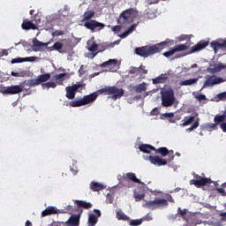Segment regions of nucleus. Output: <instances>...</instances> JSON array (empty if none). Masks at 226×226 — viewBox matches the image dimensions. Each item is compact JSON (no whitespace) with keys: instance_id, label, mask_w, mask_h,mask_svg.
Returning a JSON list of instances; mask_svg holds the SVG:
<instances>
[{"instance_id":"1","label":"nucleus","mask_w":226,"mask_h":226,"mask_svg":"<svg viewBox=\"0 0 226 226\" xmlns=\"http://www.w3.org/2000/svg\"><path fill=\"white\" fill-rule=\"evenodd\" d=\"M174 45V41L167 39L164 41L154 44L152 46L147 45L135 49V54L140 57H149V56H154V54H160L162 49H167V47H172Z\"/></svg>"},{"instance_id":"2","label":"nucleus","mask_w":226,"mask_h":226,"mask_svg":"<svg viewBox=\"0 0 226 226\" xmlns=\"http://www.w3.org/2000/svg\"><path fill=\"white\" fill-rule=\"evenodd\" d=\"M139 17V11L133 8L124 11L118 19V24L125 26L126 24H132L135 19Z\"/></svg>"},{"instance_id":"3","label":"nucleus","mask_w":226,"mask_h":226,"mask_svg":"<svg viewBox=\"0 0 226 226\" xmlns=\"http://www.w3.org/2000/svg\"><path fill=\"white\" fill-rule=\"evenodd\" d=\"M96 93L98 96L99 94H112L111 98L113 100H119V98L124 95V90L116 86L105 87L104 88L97 90Z\"/></svg>"},{"instance_id":"4","label":"nucleus","mask_w":226,"mask_h":226,"mask_svg":"<svg viewBox=\"0 0 226 226\" xmlns=\"http://www.w3.org/2000/svg\"><path fill=\"white\" fill-rule=\"evenodd\" d=\"M162 105V107H172L176 102V97L174 96V90L171 88L169 90H162L161 92Z\"/></svg>"},{"instance_id":"5","label":"nucleus","mask_w":226,"mask_h":226,"mask_svg":"<svg viewBox=\"0 0 226 226\" xmlns=\"http://www.w3.org/2000/svg\"><path fill=\"white\" fill-rule=\"evenodd\" d=\"M143 206L144 207H147V209H151L152 211H154V209H158V207H165L169 206V202L167 201V200L156 199L154 200L146 202Z\"/></svg>"},{"instance_id":"6","label":"nucleus","mask_w":226,"mask_h":226,"mask_svg":"<svg viewBox=\"0 0 226 226\" xmlns=\"http://www.w3.org/2000/svg\"><path fill=\"white\" fill-rule=\"evenodd\" d=\"M82 89H84L83 84H75L71 87H65V91H66L65 96H66V98H68V100H74L75 94H77V93H80V91H82Z\"/></svg>"},{"instance_id":"7","label":"nucleus","mask_w":226,"mask_h":226,"mask_svg":"<svg viewBox=\"0 0 226 226\" xmlns=\"http://www.w3.org/2000/svg\"><path fill=\"white\" fill-rule=\"evenodd\" d=\"M50 77H51L50 73L41 74L37 77V79H29L26 85L29 87H34L36 86H40V84H43V82H47L48 80H50Z\"/></svg>"},{"instance_id":"8","label":"nucleus","mask_w":226,"mask_h":226,"mask_svg":"<svg viewBox=\"0 0 226 226\" xmlns=\"http://www.w3.org/2000/svg\"><path fill=\"white\" fill-rule=\"evenodd\" d=\"M194 179L190 180V185H194L196 188H201V186H206V185H211V178L202 177L198 174H194Z\"/></svg>"},{"instance_id":"9","label":"nucleus","mask_w":226,"mask_h":226,"mask_svg":"<svg viewBox=\"0 0 226 226\" xmlns=\"http://www.w3.org/2000/svg\"><path fill=\"white\" fill-rule=\"evenodd\" d=\"M34 19H35V23L33 22V20L24 19L23 23L21 24L22 29H24V31H29L31 29L34 31L38 29V24H40L41 22L40 16L35 15Z\"/></svg>"},{"instance_id":"10","label":"nucleus","mask_w":226,"mask_h":226,"mask_svg":"<svg viewBox=\"0 0 226 226\" xmlns=\"http://www.w3.org/2000/svg\"><path fill=\"white\" fill-rule=\"evenodd\" d=\"M105 27V24L100 23L94 19H89L86 21V28L92 31V33H96V31H102Z\"/></svg>"},{"instance_id":"11","label":"nucleus","mask_w":226,"mask_h":226,"mask_svg":"<svg viewBox=\"0 0 226 226\" xmlns=\"http://www.w3.org/2000/svg\"><path fill=\"white\" fill-rule=\"evenodd\" d=\"M185 50H188V45L177 44L173 48H170L169 51L164 52L162 56H164V57H170L171 56H174L176 52H183Z\"/></svg>"},{"instance_id":"12","label":"nucleus","mask_w":226,"mask_h":226,"mask_svg":"<svg viewBox=\"0 0 226 226\" xmlns=\"http://www.w3.org/2000/svg\"><path fill=\"white\" fill-rule=\"evenodd\" d=\"M223 79L216 77V75L206 76V80L204 82L203 87H211L216 86V84H222Z\"/></svg>"},{"instance_id":"13","label":"nucleus","mask_w":226,"mask_h":226,"mask_svg":"<svg viewBox=\"0 0 226 226\" xmlns=\"http://www.w3.org/2000/svg\"><path fill=\"white\" fill-rule=\"evenodd\" d=\"M94 213H88L87 226H95L98 223V218L102 216L100 209H94Z\"/></svg>"},{"instance_id":"14","label":"nucleus","mask_w":226,"mask_h":226,"mask_svg":"<svg viewBox=\"0 0 226 226\" xmlns=\"http://www.w3.org/2000/svg\"><path fill=\"white\" fill-rule=\"evenodd\" d=\"M74 204H75L74 207L72 205L67 206L64 213H69V215H73L75 211L79 210V207H84V209H86V201L74 200Z\"/></svg>"},{"instance_id":"15","label":"nucleus","mask_w":226,"mask_h":226,"mask_svg":"<svg viewBox=\"0 0 226 226\" xmlns=\"http://www.w3.org/2000/svg\"><path fill=\"white\" fill-rule=\"evenodd\" d=\"M148 160L153 165H156L157 167H163L169 163V161L158 155H149Z\"/></svg>"},{"instance_id":"16","label":"nucleus","mask_w":226,"mask_h":226,"mask_svg":"<svg viewBox=\"0 0 226 226\" xmlns=\"http://www.w3.org/2000/svg\"><path fill=\"white\" fill-rule=\"evenodd\" d=\"M23 89L20 85H14L11 87H7L2 93L3 94H19L22 93Z\"/></svg>"},{"instance_id":"17","label":"nucleus","mask_w":226,"mask_h":226,"mask_svg":"<svg viewBox=\"0 0 226 226\" xmlns=\"http://www.w3.org/2000/svg\"><path fill=\"white\" fill-rule=\"evenodd\" d=\"M207 45H209V41L201 40L191 49L189 54H195V52H200V50L206 49Z\"/></svg>"},{"instance_id":"18","label":"nucleus","mask_w":226,"mask_h":226,"mask_svg":"<svg viewBox=\"0 0 226 226\" xmlns=\"http://www.w3.org/2000/svg\"><path fill=\"white\" fill-rule=\"evenodd\" d=\"M210 47L214 49L215 53L216 54L220 49H226V39L222 42L218 41H213L210 43Z\"/></svg>"},{"instance_id":"19","label":"nucleus","mask_w":226,"mask_h":226,"mask_svg":"<svg viewBox=\"0 0 226 226\" xmlns=\"http://www.w3.org/2000/svg\"><path fill=\"white\" fill-rule=\"evenodd\" d=\"M80 223V214L72 215L69 220L65 222L67 226H79Z\"/></svg>"},{"instance_id":"20","label":"nucleus","mask_w":226,"mask_h":226,"mask_svg":"<svg viewBox=\"0 0 226 226\" xmlns=\"http://www.w3.org/2000/svg\"><path fill=\"white\" fill-rule=\"evenodd\" d=\"M124 181H132V183H138V185H140V179L137 178V176L135 173L128 172L125 174L124 177H123Z\"/></svg>"},{"instance_id":"21","label":"nucleus","mask_w":226,"mask_h":226,"mask_svg":"<svg viewBox=\"0 0 226 226\" xmlns=\"http://www.w3.org/2000/svg\"><path fill=\"white\" fill-rule=\"evenodd\" d=\"M155 154H162V156H167V154H174V150H170L168 147H159V148H155V150H154Z\"/></svg>"},{"instance_id":"22","label":"nucleus","mask_w":226,"mask_h":226,"mask_svg":"<svg viewBox=\"0 0 226 226\" xmlns=\"http://www.w3.org/2000/svg\"><path fill=\"white\" fill-rule=\"evenodd\" d=\"M105 188H107V185L98 182H92L90 184V189L93 190V192H102V190H105Z\"/></svg>"},{"instance_id":"23","label":"nucleus","mask_w":226,"mask_h":226,"mask_svg":"<svg viewBox=\"0 0 226 226\" xmlns=\"http://www.w3.org/2000/svg\"><path fill=\"white\" fill-rule=\"evenodd\" d=\"M139 151H141V153H146L147 154H150L151 151H156V147L151 145L142 144L139 146Z\"/></svg>"},{"instance_id":"24","label":"nucleus","mask_w":226,"mask_h":226,"mask_svg":"<svg viewBox=\"0 0 226 226\" xmlns=\"http://www.w3.org/2000/svg\"><path fill=\"white\" fill-rule=\"evenodd\" d=\"M225 68H226V65L220 63V64H217L215 68H208L207 72L208 73L215 74V73H218L219 72H222V70H225Z\"/></svg>"},{"instance_id":"25","label":"nucleus","mask_w":226,"mask_h":226,"mask_svg":"<svg viewBox=\"0 0 226 226\" xmlns=\"http://www.w3.org/2000/svg\"><path fill=\"white\" fill-rule=\"evenodd\" d=\"M50 215H57V208L55 207H48L45 210L41 212V216H49Z\"/></svg>"},{"instance_id":"26","label":"nucleus","mask_w":226,"mask_h":226,"mask_svg":"<svg viewBox=\"0 0 226 226\" xmlns=\"http://www.w3.org/2000/svg\"><path fill=\"white\" fill-rule=\"evenodd\" d=\"M193 121H195V117L193 116L185 117L184 119L182 120V124H180V126H188L192 124Z\"/></svg>"},{"instance_id":"27","label":"nucleus","mask_w":226,"mask_h":226,"mask_svg":"<svg viewBox=\"0 0 226 226\" xmlns=\"http://www.w3.org/2000/svg\"><path fill=\"white\" fill-rule=\"evenodd\" d=\"M114 66H117V61L116 59H109L106 62H103L101 64V68H107V67L114 68Z\"/></svg>"},{"instance_id":"28","label":"nucleus","mask_w":226,"mask_h":226,"mask_svg":"<svg viewBox=\"0 0 226 226\" xmlns=\"http://www.w3.org/2000/svg\"><path fill=\"white\" fill-rule=\"evenodd\" d=\"M167 80H169V77H167L163 74H161L159 77L153 79V84H154V85L165 84V82H167Z\"/></svg>"},{"instance_id":"29","label":"nucleus","mask_w":226,"mask_h":226,"mask_svg":"<svg viewBox=\"0 0 226 226\" xmlns=\"http://www.w3.org/2000/svg\"><path fill=\"white\" fill-rule=\"evenodd\" d=\"M69 105L70 107H82V105H86V96H83L81 100L70 102Z\"/></svg>"},{"instance_id":"30","label":"nucleus","mask_w":226,"mask_h":226,"mask_svg":"<svg viewBox=\"0 0 226 226\" xmlns=\"http://www.w3.org/2000/svg\"><path fill=\"white\" fill-rule=\"evenodd\" d=\"M96 98H98L97 92H94L93 94L86 95V105H87L89 103H93V102L96 101Z\"/></svg>"},{"instance_id":"31","label":"nucleus","mask_w":226,"mask_h":226,"mask_svg":"<svg viewBox=\"0 0 226 226\" xmlns=\"http://www.w3.org/2000/svg\"><path fill=\"white\" fill-rule=\"evenodd\" d=\"M137 29V24L132 25L125 32H124L121 35L120 38H126V36H129V34H132L133 31Z\"/></svg>"},{"instance_id":"32","label":"nucleus","mask_w":226,"mask_h":226,"mask_svg":"<svg viewBox=\"0 0 226 226\" xmlns=\"http://www.w3.org/2000/svg\"><path fill=\"white\" fill-rule=\"evenodd\" d=\"M226 121V114L225 111L222 115H216L214 118V122L218 125L220 123H225Z\"/></svg>"},{"instance_id":"33","label":"nucleus","mask_w":226,"mask_h":226,"mask_svg":"<svg viewBox=\"0 0 226 226\" xmlns=\"http://www.w3.org/2000/svg\"><path fill=\"white\" fill-rule=\"evenodd\" d=\"M135 93H144V91H147V84L146 82H143L134 88Z\"/></svg>"},{"instance_id":"34","label":"nucleus","mask_w":226,"mask_h":226,"mask_svg":"<svg viewBox=\"0 0 226 226\" xmlns=\"http://www.w3.org/2000/svg\"><path fill=\"white\" fill-rule=\"evenodd\" d=\"M87 45L90 52H96V50H98V44H96V42L94 41H87Z\"/></svg>"},{"instance_id":"35","label":"nucleus","mask_w":226,"mask_h":226,"mask_svg":"<svg viewBox=\"0 0 226 226\" xmlns=\"http://www.w3.org/2000/svg\"><path fill=\"white\" fill-rule=\"evenodd\" d=\"M197 82H199L198 78L185 79L180 82V86H193V84H197Z\"/></svg>"},{"instance_id":"36","label":"nucleus","mask_w":226,"mask_h":226,"mask_svg":"<svg viewBox=\"0 0 226 226\" xmlns=\"http://www.w3.org/2000/svg\"><path fill=\"white\" fill-rule=\"evenodd\" d=\"M41 87L42 89H50V87L52 89H56V87H57V84L54 81H49L47 83H42Z\"/></svg>"},{"instance_id":"37","label":"nucleus","mask_w":226,"mask_h":226,"mask_svg":"<svg viewBox=\"0 0 226 226\" xmlns=\"http://www.w3.org/2000/svg\"><path fill=\"white\" fill-rule=\"evenodd\" d=\"M33 45H34V47H36L37 49H40L41 47H48L49 42H42V41H38L36 38H34Z\"/></svg>"},{"instance_id":"38","label":"nucleus","mask_w":226,"mask_h":226,"mask_svg":"<svg viewBox=\"0 0 226 226\" xmlns=\"http://www.w3.org/2000/svg\"><path fill=\"white\" fill-rule=\"evenodd\" d=\"M70 170L72 172L74 176H77L79 172V169L77 168V161L72 160V165H70Z\"/></svg>"},{"instance_id":"39","label":"nucleus","mask_w":226,"mask_h":226,"mask_svg":"<svg viewBox=\"0 0 226 226\" xmlns=\"http://www.w3.org/2000/svg\"><path fill=\"white\" fill-rule=\"evenodd\" d=\"M117 220H123V222H130V217L123 212L117 213Z\"/></svg>"},{"instance_id":"40","label":"nucleus","mask_w":226,"mask_h":226,"mask_svg":"<svg viewBox=\"0 0 226 226\" xmlns=\"http://www.w3.org/2000/svg\"><path fill=\"white\" fill-rule=\"evenodd\" d=\"M29 61H32L31 57H25V58L18 57V58L12 59L11 61V64H15L17 63H26V62H29Z\"/></svg>"},{"instance_id":"41","label":"nucleus","mask_w":226,"mask_h":226,"mask_svg":"<svg viewBox=\"0 0 226 226\" xmlns=\"http://www.w3.org/2000/svg\"><path fill=\"white\" fill-rule=\"evenodd\" d=\"M52 50H57L58 52H61V50H63V43L60 41H56L53 44V46L51 47Z\"/></svg>"},{"instance_id":"42","label":"nucleus","mask_w":226,"mask_h":226,"mask_svg":"<svg viewBox=\"0 0 226 226\" xmlns=\"http://www.w3.org/2000/svg\"><path fill=\"white\" fill-rule=\"evenodd\" d=\"M129 225H131V226L142 225V219L132 220V221H130Z\"/></svg>"},{"instance_id":"43","label":"nucleus","mask_w":226,"mask_h":226,"mask_svg":"<svg viewBox=\"0 0 226 226\" xmlns=\"http://www.w3.org/2000/svg\"><path fill=\"white\" fill-rule=\"evenodd\" d=\"M198 126H200L199 118L195 121L191 127L186 129L187 132H193V130H197Z\"/></svg>"},{"instance_id":"44","label":"nucleus","mask_w":226,"mask_h":226,"mask_svg":"<svg viewBox=\"0 0 226 226\" xmlns=\"http://www.w3.org/2000/svg\"><path fill=\"white\" fill-rule=\"evenodd\" d=\"M94 17V11H88L86 12V20H91Z\"/></svg>"},{"instance_id":"45","label":"nucleus","mask_w":226,"mask_h":226,"mask_svg":"<svg viewBox=\"0 0 226 226\" xmlns=\"http://www.w3.org/2000/svg\"><path fill=\"white\" fill-rule=\"evenodd\" d=\"M195 98L196 100H198V102H204L205 100H207L206 95L202 94L196 95Z\"/></svg>"},{"instance_id":"46","label":"nucleus","mask_w":226,"mask_h":226,"mask_svg":"<svg viewBox=\"0 0 226 226\" xmlns=\"http://www.w3.org/2000/svg\"><path fill=\"white\" fill-rule=\"evenodd\" d=\"M217 126L218 125H217L216 122H215L214 124H207V128L208 130H216Z\"/></svg>"},{"instance_id":"47","label":"nucleus","mask_w":226,"mask_h":226,"mask_svg":"<svg viewBox=\"0 0 226 226\" xmlns=\"http://www.w3.org/2000/svg\"><path fill=\"white\" fill-rule=\"evenodd\" d=\"M63 34H64V32L61 30H56L52 33V36H63Z\"/></svg>"},{"instance_id":"48","label":"nucleus","mask_w":226,"mask_h":226,"mask_svg":"<svg viewBox=\"0 0 226 226\" xmlns=\"http://www.w3.org/2000/svg\"><path fill=\"white\" fill-rule=\"evenodd\" d=\"M217 193H221L222 195V197H226V192L225 189L219 187L216 189Z\"/></svg>"},{"instance_id":"49","label":"nucleus","mask_w":226,"mask_h":226,"mask_svg":"<svg viewBox=\"0 0 226 226\" xmlns=\"http://www.w3.org/2000/svg\"><path fill=\"white\" fill-rule=\"evenodd\" d=\"M11 75L12 77H24V72H11Z\"/></svg>"},{"instance_id":"50","label":"nucleus","mask_w":226,"mask_h":226,"mask_svg":"<svg viewBox=\"0 0 226 226\" xmlns=\"http://www.w3.org/2000/svg\"><path fill=\"white\" fill-rule=\"evenodd\" d=\"M138 72H139V68L132 67L131 70L129 71V73H131L132 75H135V73H137Z\"/></svg>"},{"instance_id":"51","label":"nucleus","mask_w":226,"mask_h":226,"mask_svg":"<svg viewBox=\"0 0 226 226\" xmlns=\"http://www.w3.org/2000/svg\"><path fill=\"white\" fill-rule=\"evenodd\" d=\"M178 215L180 216H185L186 215V209H181V207H178Z\"/></svg>"},{"instance_id":"52","label":"nucleus","mask_w":226,"mask_h":226,"mask_svg":"<svg viewBox=\"0 0 226 226\" xmlns=\"http://www.w3.org/2000/svg\"><path fill=\"white\" fill-rule=\"evenodd\" d=\"M113 33H119L121 31V26H115L112 27Z\"/></svg>"},{"instance_id":"53","label":"nucleus","mask_w":226,"mask_h":226,"mask_svg":"<svg viewBox=\"0 0 226 226\" xmlns=\"http://www.w3.org/2000/svg\"><path fill=\"white\" fill-rule=\"evenodd\" d=\"M139 70H140V72H142V73H144L145 75L147 74V70L146 69V66L140 65V66H139Z\"/></svg>"},{"instance_id":"54","label":"nucleus","mask_w":226,"mask_h":226,"mask_svg":"<svg viewBox=\"0 0 226 226\" xmlns=\"http://www.w3.org/2000/svg\"><path fill=\"white\" fill-rule=\"evenodd\" d=\"M220 128L226 133V122H223L220 124Z\"/></svg>"},{"instance_id":"55","label":"nucleus","mask_w":226,"mask_h":226,"mask_svg":"<svg viewBox=\"0 0 226 226\" xmlns=\"http://www.w3.org/2000/svg\"><path fill=\"white\" fill-rule=\"evenodd\" d=\"M63 225H64V222H54L51 223L50 226H63Z\"/></svg>"},{"instance_id":"56","label":"nucleus","mask_w":226,"mask_h":226,"mask_svg":"<svg viewBox=\"0 0 226 226\" xmlns=\"http://www.w3.org/2000/svg\"><path fill=\"white\" fill-rule=\"evenodd\" d=\"M220 216H222L221 222H226V212L221 213Z\"/></svg>"},{"instance_id":"57","label":"nucleus","mask_w":226,"mask_h":226,"mask_svg":"<svg viewBox=\"0 0 226 226\" xmlns=\"http://www.w3.org/2000/svg\"><path fill=\"white\" fill-rule=\"evenodd\" d=\"M219 98L221 100H226V92L219 94Z\"/></svg>"},{"instance_id":"58","label":"nucleus","mask_w":226,"mask_h":226,"mask_svg":"<svg viewBox=\"0 0 226 226\" xmlns=\"http://www.w3.org/2000/svg\"><path fill=\"white\" fill-rule=\"evenodd\" d=\"M144 194H135V199H138L139 200H142L144 199Z\"/></svg>"},{"instance_id":"59","label":"nucleus","mask_w":226,"mask_h":226,"mask_svg":"<svg viewBox=\"0 0 226 226\" xmlns=\"http://www.w3.org/2000/svg\"><path fill=\"white\" fill-rule=\"evenodd\" d=\"M58 79L61 80L63 79H64V77H66V73H59V74H56Z\"/></svg>"},{"instance_id":"60","label":"nucleus","mask_w":226,"mask_h":226,"mask_svg":"<svg viewBox=\"0 0 226 226\" xmlns=\"http://www.w3.org/2000/svg\"><path fill=\"white\" fill-rule=\"evenodd\" d=\"M167 200H169V202H174V198H172V195L169 194L167 197Z\"/></svg>"},{"instance_id":"61","label":"nucleus","mask_w":226,"mask_h":226,"mask_svg":"<svg viewBox=\"0 0 226 226\" xmlns=\"http://www.w3.org/2000/svg\"><path fill=\"white\" fill-rule=\"evenodd\" d=\"M91 207H93V204H91L90 202H87L86 203V209H91Z\"/></svg>"},{"instance_id":"62","label":"nucleus","mask_w":226,"mask_h":226,"mask_svg":"<svg viewBox=\"0 0 226 226\" xmlns=\"http://www.w3.org/2000/svg\"><path fill=\"white\" fill-rule=\"evenodd\" d=\"M165 117H174V113H165Z\"/></svg>"},{"instance_id":"63","label":"nucleus","mask_w":226,"mask_h":226,"mask_svg":"<svg viewBox=\"0 0 226 226\" xmlns=\"http://www.w3.org/2000/svg\"><path fill=\"white\" fill-rule=\"evenodd\" d=\"M53 80H55V81L60 80V79H59V76H57V74H56V75H54V76H53Z\"/></svg>"},{"instance_id":"64","label":"nucleus","mask_w":226,"mask_h":226,"mask_svg":"<svg viewBox=\"0 0 226 226\" xmlns=\"http://www.w3.org/2000/svg\"><path fill=\"white\" fill-rule=\"evenodd\" d=\"M32 225H33V223H31V222H29V221L26 222L25 226H32Z\"/></svg>"}]
</instances>
